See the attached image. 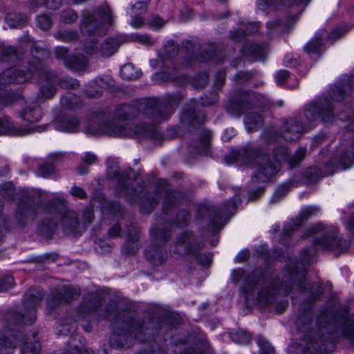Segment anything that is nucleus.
<instances>
[{"label":"nucleus","instance_id":"f257e3e1","mask_svg":"<svg viewBox=\"0 0 354 354\" xmlns=\"http://www.w3.org/2000/svg\"><path fill=\"white\" fill-rule=\"evenodd\" d=\"M87 133L95 136L106 134L113 137L143 136L145 135V129L142 125L125 123L124 126L120 124L118 121H113L104 123L97 130L91 131L88 129Z\"/></svg>","mask_w":354,"mask_h":354},{"label":"nucleus","instance_id":"f03ea898","mask_svg":"<svg viewBox=\"0 0 354 354\" xmlns=\"http://www.w3.org/2000/svg\"><path fill=\"white\" fill-rule=\"evenodd\" d=\"M287 149L281 147L274 152V162L271 163L266 157L257 156L254 164L257 166L254 178L260 181H266L274 176L279 168V162L287 159Z\"/></svg>","mask_w":354,"mask_h":354},{"label":"nucleus","instance_id":"7ed1b4c3","mask_svg":"<svg viewBox=\"0 0 354 354\" xmlns=\"http://www.w3.org/2000/svg\"><path fill=\"white\" fill-rule=\"evenodd\" d=\"M201 250V244L193 241L189 233L184 232L177 239L174 252L179 256L193 255L196 257L197 260L202 265L209 264L212 261V256L210 254H199Z\"/></svg>","mask_w":354,"mask_h":354},{"label":"nucleus","instance_id":"20e7f679","mask_svg":"<svg viewBox=\"0 0 354 354\" xmlns=\"http://www.w3.org/2000/svg\"><path fill=\"white\" fill-rule=\"evenodd\" d=\"M97 19H100L103 24L111 23V13L106 5L102 6L94 14L88 11L83 12V20L80 27L81 31L89 34L97 31Z\"/></svg>","mask_w":354,"mask_h":354},{"label":"nucleus","instance_id":"39448f33","mask_svg":"<svg viewBox=\"0 0 354 354\" xmlns=\"http://www.w3.org/2000/svg\"><path fill=\"white\" fill-rule=\"evenodd\" d=\"M56 57L64 60L66 65L77 71L83 70L87 66V60L84 56H73L68 60L67 50L63 47H57L55 49Z\"/></svg>","mask_w":354,"mask_h":354},{"label":"nucleus","instance_id":"423d86ee","mask_svg":"<svg viewBox=\"0 0 354 354\" xmlns=\"http://www.w3.org/2000/svg\"><path fill=\"white\" fill-rule=\"evenodd\" d=\"M31 78L30 73H25L17 68H10L1 74L0 84H23Z\"/></svg>","mask_w":354,"mask_h":354},{"label":"nucleus","instance_id":"0eeeda50","mask_svg":"<svg viewBox=\"0 0 354 354\" xmlns=\"http://www.w3.org/2000/svg\"><path fill=\"white\" fill-rule=\"evenodd\" d=\"M303 131L302 125L295 119L290 120L283 127L281 136L287 141L297 140Z\"/></svg>","mask_w":354,"mask_h":354},{"label":"nucleus","instance_id":"6e6552de","mask_svg":"<svg viewBox=\"0 0 354 354\" xmlns=\"http://www.w3.org/2000/svg\"><path fill=\"white\" fill-rule=\"evenodd\" d=\"M334 323L327 322L324 324H319L317 329L310 330L305 336V339L309 342H315L316 344L321 342L323 338V334L326 331L331 333V329L334 328Z\"/></svg>","mask_w":354,"mask_h":354},{"label":"nucleus","instance_id":"1a4fd4ad","mask_svg":"<svg viewBox=\"0 0 354 354\" xmlns=\"http://www.w3.org/2000/svg\"><path fill=\"white\" fill-rule=\"evenodd\" d=\"M79 122L75 118L66 117L55 121V128L67 133L75 132L78 128Z\"/></svg>","mask_w":354,"mask_h":354},{"label":"nucleus","instance_id":"9d476101","mask_svg":"<svg viewBox=\"0 0 354 354\" xmlns=\"http://www.w3.org/2000/svg\"><path fill=\"white\" fill-rule=\"evenodd\" d=\"M56 220H59L64 228L73 229L78 225L76 213L68 211L64 214H59L56 216Z\"/></svg>","mask_w":354,"mask_h":354},{"label":"nucleus","instance_id":"9b49d317","mask_svg":"<svg viewBox=\"0 0 354 354\" xmlns=\"http://www.w3.org/2000/svg\"><path fill=\"white\" fill-rule=\"evenodd\" d=\"M77 295V292L75 289L63 287L53 295V300H55L57 303L69 302Z\"/></svg>","mask_w":354,"mask_h":354},{"label":"nucleus","instance_id":"f8f14e48","mask_svg":"<svg viewBox=\"0 0 354 354\" xmlns=\"http://www.w3.org/2000/svg\"><path fill=\"white\" fill-rule=\"evenodd\" d=\"M21 116L24 121L35 123L41 118V111L38 107L28 106L21 111Z\"/></svg>","mask_w":354,"mask_h":354},{"label":"nucleus","instance_id":"ddd939ff","mask_svg":"<svg viewBox=\"0 0 354 354\" xmlns=\"http://www.w3.org/2000/svg\"><path fill=\"white\" fill-rule=\"evenodd\" d=\"M120 42L113 38L107 39L100 47L99 53L102 57H109L114 54L118 47Z\"/></svg>","mask_w":354,"mask_h":354},{"label":"nucleus","instance_id":"4468645a","mask_svg":"<svg viewBox=\"0 0 354 354\" xmlns=\"http://www.w3.org/2000/svg\"><path fill=\"white\" fill-rule=\"evenodd\" d=\"M120 74L121 77L125 80H133L138 78L141 75V72L133 65L127 64L120 68Z\"/></svg>","mask_w":354,"mask_h":354},{"label":"nucleus","instance_id":"2eb2a0df","mask_svg":"<svg viewBox=\"0 0 354 354\" xmlns=\"http://www.w3.org/2000/svg\"><path fill=\"white\" fill-rule=\"evenodd\" d=\"M136 109L130 105H123L118 108L115 113L117 120L123 121L129 120L133 116Z\"/></svg>","mask_w":354,"mask_h":354},{"label":"nucleus","instance_id":"dca6fc26","mask_svg":"<svg viewBox=\"0 0 354 354\" xmlns=\"http://www.w3.org/2000/svg\"><path fill=\"white\" fill-rule=\"evenodd\" d=\"M6 23L12 28L20 27L27 22V18L24 15L16 13H10L6 18Z\"/></svg>","mask_w":354,"mask_h":354},{"label":"nucleus","instance_id":"f3484780","mask_svg":"<svg viewBox=\"0 0 354 354\" xmlns=\"http://www.w3.org/2000/svg\"><path fill=\"white\" fill-rule=\"evenodd\" d=\"M262 119L261 117L258 114H250L245 118V126L248 131H252L256 129L261 124Z\"/></svg>","mask_w":354,"mask_h":354},{"label":"nucleus","instance_id":"a211bd4d","mask_svg":"<svg viewBox=\"0 0 354 354\" xmlns=\"http://www.w3.org/2000/svg\"><path fill=\"white\" fill-rule=\"evenodd\" d=\"M139 238L138 234L136 231H135L134 236L133 238L129 237L127 244L122 249V252L126 254H132L136 252V251L138 248V245L136 243L138 239Z\"/></svg>","mask_w":354,"mask_h":354},{"label":"nucleus","instance_id":"6ab92c4d","mask_svg":"<svg viewBox=\"0 0 354 354\" xmlns=\"http://www.w3.org/2000/svg\"><path fill=\"white\" fill-rule=\"evenodd\" d=\"M342 333L345 338L354 344V319H350L344 324Z\"/></svg>","mask_w":354,"mask_h":354},{"label":"nucleus","instance_id":"aec40b11","mask_svg":"<svg viewBox=\"0 0 354 354\" xmlns=\"http://www.w3.org/2000/svg\"><path fill=\"white\" fill-rule=\"evenodd\" d=\"M46 84H43L41 86V95L46 98L52 97L55 93V88L53 85L52 77L49 76H46Z\"/></svg>","mask_w":354,"mask_h":354},{"label":"nucleus","instance_id":"412c9836","mask_svg":"<svg viewBox=\"0 0 354 354\" xmlns=\"http://www.w3.org/2000/svg\"><path fill=\"white\" fill-rule=\"evenodd\" d=\"M257 344L259 346V354H274V349L263 337H257Z\"/></svg>","mask_w":354,"mask_h":354},{"label":"nucleus","instance_id":"4be33fe9","mask_svg":"<svg viewBox=\"0 0 354 354\" xmlns=\"http://www.w3.org/2000/svg\"><path fill=\"white\" fill-rule=\"evenodd\" d=\"M306 151L304 148H299L295 155L290 158L288 161L290 167L298 165L305 158Z\"/></svg>","mask_w":354,"mask_h":354},{"label":"nucleus","instance_id":"5701e85b","mask_svg":"<svg viewBox=\"0 0 354 354\" xmlns=\"http://www.w3.org/2000/svg\"><path fill=\"white\" fill-rule=\"evenodd\" d=\"M232 339L238 344H248L250 341V336L245 331H237L231 335Z\"/></svg>","mask_w":354,"mask_h":354},{"label":"nucleus","instance_id":"b1692460","mask_svg":"<svg viewBox=\"0 0 354 354\" xmlns=\"http://www.w3.org/2000/svg\"><path fill=\"white\" fill-rule=\"evenodd\" d=\"M26 305L30 308L37 306L41 300V296L38 292H28L26 295Z\"/></svg>","mask_w":354,"mask_h":354},{"label":"nucleus","instance_id":"393cba45","mask_svg":"<svg viewBox=\"0 0 354 354\" xmlns=\"http://www.w3.org/2000/svg\"><path fill=\"white\" fill-rule=\"evenodd\" d=\"M322 46V42L319 38H315L308 42L305 46V50L308 53H315L318 51L319 48Z\"/></svg>","mask_w":354,"mask_h":354},{"label":"nucleus","instance_id":"a878e982","mask_svg":"<svg viewBox=\"0 0 354 354\" xmlns=\"http://www.w3.org/2000/svg\"><path fill=\"white\" fill-rule=\"evenodd\" d=\"M37 26L44 30L50 28L52 25L51 19L47 15H39L37 19Z\"/></svg>","mask_w":354,"mask_h":354},{"label":"nucleus","instance_id":"bb28decb","mask_svg":"<svg viewBox=\"0 0 354 354\" xmlns=\"http://www.w3.org/2000/svg\"><path fill=\"white\" fill-rule=\"evenodd\" d=\"M62 104L68 109H75L78 107L77 99L75 96H64L61 100Z\"/></svg>","mask_w":354,"mask_h":354},{"label":"nucleus","instance_id":"cd10ccee","mask_svg":"<svg viewBox=\"0 0 354 354\" xmlns=\"http://www.w3.org/2000/svg\"><path fill=\"white\" fill-rule=\"evenodd\" d=\"M165 24V21L156 15L152 16L149 21V26L153 29H160L162 28Z\"/></svg>","mask_w":354,"mask_h":354},{"label":"nucleus","instance_id":"c85d7f7f","mask_svg":"<svg viewBox=\"0 0 354 354\" xmlns=\"http://www.w3.org/2000/svg\"><path fill=\"white\" fill-rule=\"evenodd\" d=\"M14 286V279L11 276L0 279V292L6 291Z\"/></svg>","mask_w":354,"mask_h":354},{"label":"nucleus","instance_id":"c756f323","mask_svg":"<svg viewBox=\"0 0 354 354\" xmlns=\"http://www.w3.org/2000/svg\"><path fill=\"white\" fill-rule=\"evenodd\" d=\"M333 243H336V239L335 237H329L320 241H318L316 244L325 250H333L335 247Z\"/></svg>","mask_w":354,"mask_h":354},{"label":"nucleus","instance_id":"7c9ffc66","mask_svg":"<svg viewBox=\"0 0 354 354\" xmlns=\"http://www.w3.org/2000/svg\"><path fill=\"white\" fill-rule=\"evenodd\" d=\"M354 163V156L351 153H346L340 160V165L345 169L349 168Z\"/></svg>","mask_w":354,"mask_h":354},{"label":"nucleus","instance_id":"2f4dec72","mask_svg":"<svg viewBox=\"0 0 354 354\" xmlns=\"http://www.w3.org/2000/svg\"><path fill=\"white\" fill-rule=\"evenodd\" d=\"M310 323L309 318L306 315L299 317L296 322L297 328L304 333H306L308 329L307 325Z\"/></svg>","mask_w":354,"mask_h":354},{"label":"nucleus","instance_id":"473e14b6","mask_svg":"<svg viewBox=\"0 0 354 354\" xmlns=\"http://www.w3.org/2000/svg\"><path fill=\"white\" fill-rule=\"evenodd\" d=\"M319 212V208L316 206L307 207L301 211L300 216L302 218L306 219L310 216L316 214Z\"/></svg>","mask_w":354,"mask_h":354},{"label":"nucleus","instance_id":"72a5a7b5","mask_svg":"<svg viewBox=\"0 0 354 354\" xmlns=\"http://www.w3.org/2000/svg\"><path fill=\"white\" fill-rule=\"evenodd\" d=\"M77 19V15L73 10H66L62 13V20L66 24H71L75 21Z\"/></svg>","mask_w":354,"mask_h":354},{"label":"nucleus","instance_id":"f704fd0d","mask_svg":"<svg viewBox=\"0 0 354 354\" xmlns=\"http://www.w3.org/2000/svg\"><path fill=\"white\" fill-rule=\"evenodd\" d=\"M22 354H39V344L38 343L33 344L31 346L25 344L22 348Z\"/></svg>","mask_w":354,"mask_h":354},{"label":"nucleus","instance_id":"c9c22d12","mask_svg":"<svg viewBox=\"0 0 354 354\" xmlns=\"http://www.w3.org/2000/svg\"><path fill=\"white\" fill-rule=\"evenodd\" d=\"M54 171L53 167L50 164H44L41 165L39 169V175L43 177H48Z\"/></svg>","mask_w":354,"mask_h":354},{"label":"nucleus","instance_id":"e433bc0d","mask_svg":"<svg viewBox=\"0 0 354 354\" xmlns=\"http://www.w3.org/2000/svg\"><path fill=\"white\" fill-rule=\"evenodd\" d=\"M57 36L61 37L63 41H71L77 38V35L75 32L64 31L63 32L58 33Z\"/></svg>","mask_w":354,"mask_h":354},{"label":"nucleus","instance_id":"4c0bfd02","mask_svg":"<svg viewBox=\"0 0 354 354\" xmlns=\"http://www.w3.org/2000/svg\"><path fill=\"white\" fill-rule=\"evenodd\" d=\"M62 87L65 88H74L79 86V83L77 80L72 78H67L60 82Z\"/></svg>","mask_w":354,"mask_h":354},{"label":"nucleus","instance_id":"58836bf2","mask_svg":"<svg viewBox=\"0 0 354 354\" xmlns=\"http://www.w3.org/2000/svg\"><path fill=\"white\" fill-rule=\"evenodd\" d=\"M135 41L145 45H151L153 44L152 39L147 35H136L133 36Z\"/></svg>","mask_w":354,"mask_h":354},{"label":"nucleus","instance_id":"ea45409f","mask_svg":"<svg viewBox=\"0 0 354 354\" xmlns=\"http://www.w3.org/2000/svg\"><path fill=\"white\" fill-rule=\"evenodd\" d=\"M257 60H263L266 55L265 48L261 46H256L252 51Z\"/></svg>","mask_w":354,"mask_h":354},{"label":"nucleus","instance_id":"a19ab883","mask_svg":"<svg viewBox=\"0 0 354 354\" xmlns=\"http://www.w3.org/2000/svg\"><path fill=\"white\" fill-rule=\"evenodd\" d=\"M11 128V124L9 120L6 118H0V134L8 133Z\"/></svg>","mask_w":354,"mask_h":354},{"label":"nucleus","instance_id":"79ce46f5","mask_svg":"<svg viewBox=\"0 0 354 354\" xmlns=\"http://www.w3.org/2000/svg\"><path fill=\"white\" fill-rule=\"evenodd\" d=\"M148 1L138 2L133 6V9L136 11V14H143L147 10Z\"/></svg>","mask_w":354,"mask_h":354},{"label":"nucleus","instance_id":"37998d69","mask_svg":"<svg viewBox=\"0 0 354 354\" xmlns=\"http://www.w3.org/2000/svg\"><path fill=\"white\" fill-rule=\"evenodd\" d=\"M34 52H35V53L38 54V56L36 57V58L37 59V64L40 66L41 63H40L39 60L43 59L44 57H45L47 55V53L44 50H39V48L35 45H34L32 47V53L33 56H35Z\"/></svg>","mask_w":354,"mask_h":354},{"label":"nucleus","instance_id":"c03bdc74","mask_svg":"<svg viewBox=\"0 0 354 354\" xmlns=\"http://www.w3.org/2000/svg\"><path fill=\"white\" fill-rule=\"evenodd\" d=\"M319 116L324 122H330L333 119V114L330 109H327L326 110L322 111L319 113Z\"/></svg>","mask_w":354,"mask_h":354},{"label":"nucleus","instance_id":"a18cd8bd","mask_svg":"<svg viewBox=\"0 0 354 354\" xmlns=\"http://www.w3.org/2000/svg\"><path fill=\"white\" fill-rule=\"evenodd\" d=\"M71 193L73 196L79 198H84L86 197V193L84 190L78 187H72Z\"/></svg>","mask_w":354,"mask_h":354},{"label":"nucleus","instance_id":"49530a36","mask_svg":"<svg viewBox=\"0 0 354 354\" xmlns=\"http://www.w3.org/2000/svg\"><path fill=\"white\" fill-rule=\"evenodd\" d=\"M289 73L287 71H280L276 75V81L278 84H282L288 77Z\"/></svg>","mask_w":354,"mask_h":354},{"label":"nucleus","instance_id":"de8ad7c7","mask_svg":"<svg viewBox=\"0 0 354 354\" xmlns=\"http://www.w3.org/2000/svg\"><path fill=\"white\" fill-rule=\"evenodd\" d=\"M131 24L135 28H140L144 25V21L141 17L135 15L132 18Z\"/></svg>","mask_w":354,"mask_h":354},{"label":"nucleus","instance_id":"09e8293b","mask_svg":"<svg viewBox=\"0 0 354 354\" xmlns=\"http://www.w3.org/2000/svg\"><path fill=\"white\" fill-rule=\"evenodd\" d=\"M156 255L157 254L156 253L155 255H153L151 251H147L146 252V257L147 258V259L149 261H150L153 264H158L159 263H161L162 261H163V259L162 258H158V259H156Z\"/></svg>","mask_w":354,"mask_h":354},{"label":"nucleus","instance_id":"8fccbe9b","mask_svg":"<svg viewBox=\"0 0 354 354\" xmlns=\"http://www.w3.org/2000/svg\"><path fill=\"white\" fill-rule=\"evenodd\" d=\"M155 237L156 239H161L165 241L169 239V236L163 230L158 229L155 232Z\"/></svg>","mask_w":354,"mask_h":354},{"label":"nucleus","instance_id":"3c124183","mask_svg":"<svg viewBox=\"0 0 354 354\" xmlns=\"http://www.w3.org/2000/svg\"><path fill=\"white\" fill-rule=\"evenodd\" d=\"M280 26H281V24H280L279 21H277V20L268 22V24H267V27H268V29L269 30V31H272V30H281Z\"/></svg>","mask_w":354,"mask_h":354},{"label":"nucleus","instance_id":"603ef678","mask_svg":"<svg viewBox=\"0 0 354 354\" xmlns=\"http://www.w3.org/2000/svg\"><path fill=\"white\" fill-rule=\"evenodd\" d=\"M96 159H97V158H96L95 155H94L93 153H88L84 157L83 161L88 165H91V164L94 163L96 161Z\"/></svg>","mask_w":354,"mask_h":354},{"label":"nucleus","instance_id":"864d4df0","mask_svg":"<svg viewBox=\"0 0 354 354\" xmlns=\"http://www.w3.org/2000/svg\"><path fill=\"white\" fill-rule=\"evenodd\" d=\"M44 131V129L42 127H32V128H30V129H26V130H21L19 133V135H25V134H28V133H30L32 131H39V132H41Z\"/></svg>","mask_w":354,"mask_h":354},{"label":"nucleus","instance_id":"5fc2aeb1","mask_svg":"<svg viewBox=\"0 0 354 354\" xmlns=\"http://www.w3.org/2000/svg\"><path fill=\"white\" fill-rule=\"evenodd\" d=\"M120 227L118 225L113 226L109 231V236L111 237H115L119 235Z\"/></svg>","mask_w":354,"mask_h":354},{"label":"nucleus","instance_id":"6e6d98bb","mask_svg":"<svg viewBox=\"0 0 354 354\" xmlns=\"http://www.w3.org/2000/svg\"><path fill=\"white\" fill-rule=\"evenodd\" d=\"M62 328L61 329L60 331L62 332L64 334H67V333H71V332L74 331L75 328H76V326H75V323H73L70 326V328H67L65 324H63Z\"/></svg>","mask_w":354,"mask_h":354},{"label":"nucleus","instance_id":"4d7b16f0","mask_svg":"<svg viewBox=\"0 0 354 354\" xmlns=\"http://www.w3.org/2000/svg\"><path fill=\"white\" fill-rule=\"evenodd\" d=\"M35 319V315L34 313L31 312L30 314V317L28 319L24 318V319L21 321L24 324L30 325L33 324L34 321Z\"/></svg>","mask_w":354,"mask_h":354},{"label":"nucleus","instance_id":"13d9d810","mask_svg":"<svg viewBox=\"0 0 354 354\" xmlns=\"http://www.w3.org/2000/svg\"><path fill=\"white\" fill-rule=\"evenodd\" d=\"M3 51L6 56L15 55L17 52L16 49L13 47H8Z\"/></svg>","mask_w":354,"mask_h":354},{"label":"nucleus","instance_id":"bf43d9fd","mask_svg":"<svg viewBox=\"0 0 354 354\" xmlns=\"http://www.w3.org/2000/svg\"><path fill=\"white\" fill-rule=\"evenodd\" d=\"M96 48L97 47L95 46V44H94V46H87L86 48V50L88 53H95L96 51Z\"/></svg>","mask_w":354,"mask_h":354},{"label":"nucleus","instance_id":"052dcab7","mask_svg":"<svg viewBox=\"0 0 354 354\" xmlns=\"http://www.w3.org/2000/svg\"><path fill=\"white\" fill-rule=\"evenodd\" d=\"M347 128L350 130V131H354V115H353V118L351 120L350 122L348 123V126H347Z\"/></svg>","mask_w":354,"mask_h":354},{"label":"nucleus","instance_id":"680f3d73","mask_svg":"<svg viewBox=\"0 0 354 354\" xmlns=\"http://www.w3.org/2000/svg\"><path fill=\"white\" fill-rule=\"evenodd\" d=\"M202 145H203V150L201 152L205 153L208 149V142L207 140H205Z\"/></svg>","mask_w":354,"mask_h":354},{"label":"nucleus","instance_id":"e2e57ef3","mask_svg":"<svg viewBox=\"0 0 354 354\" xmlns=\"http://www.w3.org/2000/svg\"><path fill=\"white\" fill-rule=\"evenodd\" d=\"M54 2V0H47L46 1V6L49 8H54L55 6L53 5V3Z\"/></svg>","mask_w":354,"mask_h":354},{"label":"nucleus","instance_id":"0e129e2a","mask_svg":"<svg viewBox=\"0 0 354 354\" xmlns=\"http://www.w3.org/2000/svg\"><path fill=\"white\" fill-rule=\"evenodd\" d=\"M245 153L250 156L257 154V152L253 149H250L248 151L245 152Z\"/></svg>","mask_w":354,"mask_h":354},{"label":"nucleus","instance_id":"69168bd1","mask_svg":"<svg viewBox=\"0 0 354 354\" xmlns=\"http://www.w3.org/2000/svg\"><path fill=\"white\" fill-rule=\"evenodd\" d=\"M118 171H117V170H115V171H114V172H113V174H111L109 172V174H108V175H109V177H110V178H115V177H116V176H118Z\"/></svg>","mask_w":354,"mask_h":354},{"label":"nucleus","instance_id":"338daca9","mask_svg":"<svg viewBox=\"0 0 354 354\" xmlns=\"http://www.w3.org/2000/svg\"><path fill=\"white\" fill-rule=\"evenodd\" d=\"M253 28H254V30H251L250 32L251 33H253V32H255V31L257 30L258 28V24H252Z\"/></svg>","mask_w":354,"mask_h":354},{"label":"nucleus","instance_id":"774afa93","mask_svg":"<svg viewBox=\"0 0 354 354\" xmlns=\"http://www.w3.org/2000/svg\"><path fill=\"white\" fill-rule=\"evenodd\" d=\"M88 95L91 97H95L100 95L99 93H96L95 94H92L90 93H88Z\"/></svg>","mask_w":354,"mask_h":354}]
</instances>
